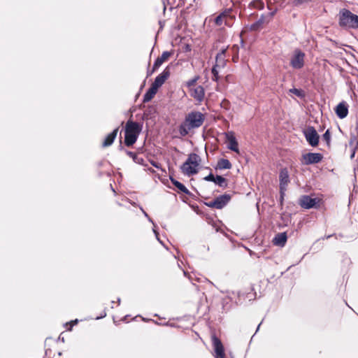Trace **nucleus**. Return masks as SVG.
I'll return each mask as SVG.
<instances>
[{"label":"nucleus","instance_id":"6","mask_svg":"<svg viewBox=\"0 0 358 358\" xmlns=\"http://www.w3.org/2000/svg\"><path fill=\"white\" fill-rule=\"evenodd\" d=\"M303 135L308 144L312 147H316L319 144L320 136L313 126H308L304 131Z\"/></svg>","mask_w":358,"mask_h":358},{"label":"nucleus","instance_id":"28","mask_svg":"<svg viewBox=\"0 0 358 358\" xmlns=\"http://www.w3.org/2000/svg\"><path fill=\"white\" fill-rule=\"evenodd\" d=\"M217 66H220L218 64H215L212 69H211V73H212V80L213 81H215V82H217L218 80H219V73H218V71L217 70Z\"/></svg>","mask_w":358,"mask_h":358},{"label":"nucleus","instance_id":"25","mask_svg":"<svg viewBox=\"0 0 358 358\" xmlns=\"http://www.w3.org/2000/svg\"><path fill=\"white\" fill-rule=\"evenodd\" d=\"M227 49V48L222 49L220 50V52H218L216 55V57H215L216 64H218L220 66L223 67L225 64L226 60H225L224 57H225Z\"/></svg>","mask_w":358,"mask_h":358},{"label":"nucleus","instance_id":"9","mask_svg":"<svg viewBox=\"0 0 358 358\" xmlns=\"http://www.w3.org/2000/svg\"><path fill=\"white\" fill-rule=\"evenodd\" d=\"M211 339L215 358H225L224 348L221 340L215 334L212 335Z\"/></svg>","mask_w":358,"mask_h":358},{"label":"nucleus","instance_id":"45","mask_svg":"<svg viewBox=\"0 0 358 358\" xmlns=\"http://www.w3.org/2000/svg\"><path fill=\"white\" fill-rule=\"evenodd\" d=\"M143 214L145 217H148L149 215H148V213L146 212H145L143 210Z\"/></svg>","mask_w":358,"mask_h":358},{"label":"nucleus","instance_id":"56","mask_svg":"<svg viewBox=\"0 0 358 358\" xmlns=\"http://www.w3.org/2000/svg\"><path fill=\"white\" fill-rule=\"evenodd\" d=\"M129 315H125L124 318V320L126 319V317H127Z\"/></svg>","mask_w":358,"mask_h":358},{"label":"nucleus","instance_id":"14","mask_svg":"<svg viewBox=\"0 0 358 358\" xmlns=\"http://www.w3.org/2000/svg\"><path fill=\"white\" fill-rule=\"evenodd\" d=\"M171 183L180 192L192 198H194V195L189 191V189L180 182L175 179L173 176H169Z\"/></svg>","mask_w":358,"mask_h":358},{"label":"nucleus","instance_id":"36","mask_svg":"<svg viewBox=\"0 0 358 358\" xmlns=\"http://www.w3.org/2000/svg\"><path fill=\"white\" fill-rule=\"evenodd\" d=\"M222 19H223V17H222V15H218L215 18V24H217V25H218V26L222 25Z\"/></svg>","mask_w":358,"mask_h":358},{"label":"nucleus","instance_id":"55","mask_svg":"<svg viewBox=\"0 0 358 358\" xmlns=\"http://www.w3.org/2000/svg\"><path fill=\"white\" fill-rule=\"evenodd\" d=\"M196 280H197V281H200V278H196Z\"/></svg>","mask_w":358,"mask_h":358},{"label":"nucleus","instance_id":"48","mask_svg":"<svg viewBox=\"0 0 358 358\" xmlns=\"http://www.w3.org/2000/svg\"><path fill=\"white\" fill-rule=\"evenodd\" d=\"M120 301H121L120 298H118V299H117V303H118V304H120Z\"/></svg>","mask_w":358,"mask_h":358},{"label":"nucleus","instance_id":"27","mask_svg":"<svg viewBox=\"0 0 358 358\" xmlns=\"http://www.w3.org/2000/svg\"><path fill=\"white\" fill-rule=\"evenodd\" d=\"M264 7V3L262 0H253L249 3V8H257L262 10Z\"/></svg>","mask_w":358,"mask_h":358},{"label":"nucleus","instance_id":"15","mask_svg":"<svg viewBox=\"0 0 358 358\" xmlns=\"http://www.w3.org/2000/svg\"><path fill=\"white\" fill-rule=\"evenodd\" d=\"M269 20H266V17L264 15H262L259 20L255 22L252 23L248 27V29L251 31H257L262 29L263 24L265 22H268Z\"/></svg>","mask_w":358,"mask_h":358},{"label":"nucleus","instance_id":"30","mask_svg":"<svg viewBox=\"0 0 358 358\" xmlns=\"http://www.w3.org/2000/svg\"><path fill=\"white\" fill-rule=\"evenodd\" d=\"M322 140L326 142L327 145L329 148L331 144V132L329 129H327L323 134Z\"/></svg>","mask_w":358,"mask_h":358},{"label":"nucleus","instance_id":"46","mask_svg":"<svg viewBox=\"0 0 358 358\" xmlns=\"http://www.w3.org/2000/svg\"><path fill=\"white\" fill-rule=\"evenodd\" d=\"M188 278L191 281L193 280V278L191 275H189Z\"/></svg>","mask_w":358,"mask_h":358},{"label":"nucleus","instance_id":"10","mask_svg":"<svg viewBox=\"0 0 358 358\" xmlns=\"http://www.w3.org/2000/svg\"><path fill=\"white\" fill-rule=\"evenodd\" d=\"M170 70L169 67L166 66L163 71L159 74L155 79L154 82L152 83V85L155 86L157 89H159L168 79L170 76Z\"/></svg>","mask_w":358,"mask_h":358},{"label":"nucleus","instance_id":"3","mask_svg":"<svg viewBox=\"0 0 358 358\" xmlns=\"http://www.w3.org/2000/svg\"><path fill=\"white\" fill-rule=\"evenodd\" d=\"M338 24L346 29H358V15L347 8H342L338 13Z\"/></svg>","mask_w":358,"mask_h":358},{"label":"nucleus","instance_id":"20","mask_svg":"<svg viewBox=\"0 0 358 358\" xmlns=\"http://www.w3.org/2000/svg\"><path fill=\"white\" fill-rule=\"evenodd\" d=\"M158 91V89L151 85V86L148 89L146 92L145 93L143 98V103H148L152 99V98L155 96V95L157 94Z\"/></svg>","mask_w":358,"mask_h":358},{"label":"nucleus","instance_id":"19","mask_svg":"<svg viewBox=\"0 0 358 358\" xmlns=\"http://www.w3.org/2000/svg\"><path fill=\"white\" fill-rule=\"evenodd\" d=\"M287 240V233L282 232V233L277 234L275 236V237L273 240V242L275 245L282 247L285 245Z\"/></svg>","mask_w":358,"mask_h":358},{"label":"nucleus","instance_id":"13","mask_svg":"<svg viewBox=\"0 0 358 358\" xmlns=\"http://www.w3.org/2000/svg\"><path fill=\"white\" fill-rule=\"evenodd\" d=\"M231 196L229 194H224L217 196L215 200L217 203V209H222L230 201Z\"/></svg>","mask_w":358,"mask_h":358},{"label":"nucleus","instance_id":"24","mask_svg":"<svg viewBox=\"0 0 358 358\" xmlns=\"http://www.w3.org/2000/svg\"><path fill=\"white\" fill-rule=\"evenodd\" d=\"M312 2V0H293L292 6L294 7L304 9L308 7H310Z\"/></svg>","mask_w":358,"mask_h":358},{"label":"nucleus","instance_id":"2","mask_svg":"<svg viewBox=\"0 0 358 358\" xmlns=\"http://www.w3.org/2000/svg\"><path fill=\"white\" fill-rule=\"evenodd\" d=\"M142 129L143 123L129 119L124 127V145L127 147L132 146L136 142Z\"/></svg>","mask_w":358,"mask_h":358},{"label":"nucleus","instance_id":"53","mask_svg":"<svg viewBox=\"0 0 358 358\" xmlns=\"http://www.w3.org/2000/svg\"><path fill=\"white\" fill-rule=\"evenodd\" d=\"M165 10H166V6H165V4L164 3V12H165Z\"/></svg>","mask_w":358,"mask_h":358},{"label":"nucleus","instance_id":"16","mask_svg":"<svg viewBox=\"0 0 358 358\" xmlns=\"http://www.w3.org/2000/svg\"><path fill=\"white\" fill-rule=\"evenodd\" d=\"M225 136L229 142L227 148L234 152H238V144L235 136L229 133H225Z\"/></svg>","mask_w":358,"mask_h":358},{"label":"nucleus","instance_id":"8","mask_svg":"<svg viewBox=\"0 0 358 358\" xmlns=\"http://www.w3.org/2000/svg\"><path fill=\"white\" fill-rule=\"evenodd\" d=\"M323 159L321 153L308 152L302 155V164L305 165L315 164L320 162Z\"/></svg>","mask_w":358,"mask_h":358},{"label":"nucleus","instance_id":"23","mask_svg":"<svg viewBox=\"0 0 358 358\" xmlns=\"http://www.w3.org/2000/svg\"><path fill=\"white\" fill-rule=\"evenodd\" d=\"M232 167V164L230 161L227 159L221 158L217 161L216 166H215V170H223L230 169Z\"/></svg>","mask_w":358,"mask_h":358},{"label":"nucleus","instance_id":"39","mask_svg":"<svg viewBox=\"0 0 358 358\" xmlns=\"http://www.w3.org/2000/svg\"><path fill=\"white\" fill-rule=\"evenodd\" d=\"M157 70V69H154V65H153L151 70L150 69H148V71H147V77L150 76Z\"/></svg>","mask_w":358,"mask_h":358},{"label":"nucleus","instance_id":"49","mask_svg":"<svg viewBox=\"0 0 358 358\" xmlns=\"http://www.w3.org/2000/svg\"><path fill=\"white\" fill-rule=\"evenodd\" d=\"M59 339H61V341H62V342H64V338H61V337H59Z\"/></svg>","mask_w":358,"mask_h":358},{"label":"nucleus","instance_id":"38","mask_svg":"<svg viewBox=\"0 0 358 358\" xmlns=\"http://www.w3.org/2000/svg\"><path fill=\"white\" fill-rule=\"evenodd\" d=\"M150 164H152L155 168H156V169H161V170H162V166H161V164H160L159 162H155V161H151V162H150Z\"/></svg>","mask_w":358,"mask_h":358},{"label":"nucleus","instance_id":"17","mask_svg":"<svg viewBox=\"0 0 358 358\" xmlns=\"http://www.w3.org/2000/svg\"><path fill=\"white\" fill-rule=\"evenodd\" d=\"M191 96L199 102L203 100L205 96L204 88L201 85H199L191 92Z\"/></svg>","mask_w":358,"mask_h":358},{"label":"nucleus","instance_id":"47","mask_svg":"<svg viewBox=\"0 0 358 358\" xmlns=\"http://www.w3.org/2000/svg\"><path fill=\"white\" fill-rule=\"evenodd\" d=\"M355 154V152L354 151V152L352 153V155H351V158L354 157Z\"/></svg>","mask_w":358,"mask_h":358},{"label":"nucleus","instance_id":"41","mask_svg":"<svg viewBox=\"0 0 358 358\" xmlns=\"http://www.w3.org/2000/svg\"><path fill=\"white\" fill-rule=\"evenodd\" d=\"M106 316V311L104 310V311L103 312V313H102V314H101V315H100V316H97V317H96V318H95V319H96V320L102 319V318L105 317Z\"/></svg>","mask_w":358,"mask_h":358},{"label":"nucleus","instance_id":"22","mask_svg":"<svg viewBox=\"0 0 358 358\" xmlns=\"http://www.w3.org/2000/svg\"><path fill=\"white\" fill-rule=\"evenodd\" d=\"M171 55H172L171 52H169V51L163 52L161 57H159L155 59V61L153 64L154 69H158L159 68V66L163 64V62L166 61L171 57Z\"/></svg>","mask_w":358,"mask_h":358},{"label":"nucleus","instance_id":"31","mask_svg":"<svg viewBox=\"0 0 358 358\" xmlns=\"http://www.w3.org/2000/svg\"><path fill=\"white\" fill-rule=\"evenodd\" d=\"M286 189H287L285 187L280 188L279 205H280L281 209L282 208V206H283L284 197L285 196V191H286Z\"/></svg>","mask_w":358,"mask_h":358},{"label":"nucleus","instance_id":"52","mask_svg":"<svg viewBox=\"0 0 358 358\" xmlns=\"http://www.w3.org/2000/svg\"><path fill=\"white\" fill-rule=\"evenodd\" d=\"M261 324H262V322H261L259 324H258V327H257V331H258V329H259V327H260Z\"/></svg>","mask_w":358,"mask_h":358},{"label":"nucleus","instance_id":"40","mask_svg":"<svg viewBox=\"0 0 358 358\" xmlns=\"http://www.w3.org/2000/svg\"><path fill=\"white\" fill-rule=\"evenodd\" d=\"M150 320L154 322L155 324H157L158 325L173 326V324H169V322H166V323L162 324V323H159V322L155 321L153 320Z\"/></svg>","mask_w":358,"mask_h":358},{"label":"nucleus","instance_id":"1","mask_svg":"<svg viewBox=\"0 0 358 358\" xmlns=\"http://www.w3.org/2000/svg\"><path fill=\"white\" fill-rule=\"evenodd\" d=\"M204 115L199 111H192L185 117V121L178 127V131L182 136L188 134L192 129L199 128L204 121Z\"/></svg>","mask_w":358,"mask_h":358},{"label":"nucleus","instance_id":"4","mask_svg":"<svg viewBox=\"0 0 358 358\" xmlns=\"http://www.w3.org/2000/svg\"><path fill=\"white\" fill-rule=\"evenodd\" d=\"M201 158L197 154L191 153L180 166V169L188 176L195 175L198 173L197 167L199 166Z\"/></svg>","mask_w":358,"mask_h":358},{"label":"nucleus","instance_id":"5","mask_svg":"<svg viewBox=\"0 0 358 358\" xmlns=\"http://www.w3.org/2000/svg\"><path fill=\"white\" fill-rule=\"evenodd\" d=\"M305 53L297 48L294 51V54L290 59V66L294 69H301L304 66Z\"/></svg>","mask_w":358,"mask_h":358},{"label":"nucleus","instance_id":"43","mask_svg":"<svg viewBox=\"0 0 358 358\" xmlns=\"http://www.w3.org/2000/svg\"><path fill=\"white\" fill-rule=\"evenodd\" d=\"M274 14H275V11L268 13V16H269L270 17H272L274 15Z\"/></svg>","mask_w":358,"mask_h":358},{"label":"nucleus","instance_id":"42","mask_svg":"<svg viewBox=\"0 0 358 358\" xmlns=\"http://www.w3.org/2000/svg\"><path fill=\"white\" fill-rule=\"evenodd\" d=\"M78 320L77 319H76V320H75L71 321V326H72V325H73V324H77V323H78Z\"/></svg>","mask_w":358,"mask_h":358},{"label":"nucleus","instance_id":"12","mask_svg":"<svg viewBox=\"0 0 358 358\" xmlns=\"http://www.w3.org/2000/svg\"><path fill=\"white\" fill-rule=\"evenodd\" d=\"M280 185L279 188L285 187L289 182V172L287 168L281 169L279 173Z\"/></svg>","mask_w":358,"mask_h":358},{"label":"nucleus","instance_id":"33","mask_svg":"<svg viewBox=\"0 0 358 358\" xmlns=\"http://www.w3.org/2000/svg\"><path fill=\"white\" fill-rule=\"evenodd\" d=\"M199 76H195L194 78L189 80L188 81H187V83H186L187 87H190L192 86H194L196 84V83L197 82V80H199Z\"/></svg>","mask_w":358,"mask_h":358},{"label":"nucleus","instance_id":"44","mask_svg":"<svg viewBox=\"0 0 358 358\" xmlns=\"http://www.w3.org/2000/svg\"><path fill=\"white\" fill-rule=\"evenodd\" d=\"M354 141H355V138H351L350 141V145H352L353 143H354Z\"/></svg>","mask_w":358,"mask_h":358},{"label":"nucleus","instance_id":"7","mask_svg":"<svg viewBox=\"0 0 358 358\" xmlns=\"http://www.w3.org/2000/svg\"><path fill=\"white\" fill-rule=\"evenodd\" d=\"M320 199L313 198L309 195H302L299 199V204L304 209L317 208Z\"/></svg>","mask_w":358,"mask_h":358},{"label":"nucleus","instance_id":"51","mask_svg":"<svg viewBox=\"0 0 358 358\" xmlns=\"http://www.w3.org/2000/svg\"><path fill=\"white\" fill-rule=\"evenodd\" d=\"M159 24H160L161 27H163V23H162V22H161V21H159Z\"/></svg>","mask_w":358,"mask_h":358},{"label":"nucleus","instance_id":"29","mask_svg":"<svg viewBox=\"0 0 358 358\" xmlns=\"http://www.w3.org/2000/svg\"><path fill=\"white\" fill-rule=\"evenodd\" d=\"M289 92L296 95V96L299 98H303L305 96V92L301 89H297L295 87H293L289 90Z\"/></svg>","mask_w":358,"mask_h":358},{"label":"nucleus","instance_id":"21","mask_svg":"<svg viewBox=\"0 0 358 358\" xmlns=\"http://www.w3.org/2000/svg\"><path fill=\"white\" fill-rule=\"evenodd\" d=\"M119 150H124L125 153L129 156L131 158H132L133 161L138 164H143L144 163V159L143 157H140L137 155L136 152L125 150L122 144L119 145Z\"/></svg>","mask_w":358,"mask_h":358},{"label":"nucleus","instance_id":"11","mask_svg":"<svg viewBox=\"0 0 358 358\" xmlns=\"http://www.w3.org/2000/svg\"><path fill=\"white\" fill-rule=\"evenodd\" d=\"M335 113L338 117L343 119L347 117L348 114V105L346 102H340L335 108Z\"/></svg>","mask_w":358,"mask_h":358},{"label":"nucleus","instance_id":"35","mask_svg":"<svg viewBox=\"0 0 358 358\" xmlns=\"http://www.w3.org/2000/svg\"><path fill=\"white\" fill-rule=\"evenodd\" d=\"M204 204L208 207L217 209V203L215 199L209 202H205Z\"/></svg>","mask_w":358,"mask_h":358},{"label":"nucleus","instance_id":"18","mask_svg":"<svg viewBox=\"0 0 358 358\" xmlns=\"http://www.w3.org/2000/svg\"><path fill=\"white\" fill-rule=\"evenodd\" d=\"M119 127H117L106 136L102 144L103 147H108L113 143L117 135Z\"/></svg>","mask_w":358,"mask_h":358},{"label":"nucleus","instance_id":"32","mask_svg":"<svg viewBox=\"0 0 358 358\" xmlns=\"http://www.w3.org/2000/svg\"><path fill=\"white\" fill-rule=\"evenodd\" d=\"M149 222H152L153 226H154V228H153V232L156 236V238L157 239V241L162 244L164 245V243L159 239V232L157 231V230L155 229L156 227V225L154 223L153 220H152V218H150V217H148Z\"/></svg>","mask_w":358,"mask_h":358},{"label":"nucleus","instance_id":"26","mask_svg":"<svg viewBox=\"0 0 358 358\" xmlns=\"http://www.w3.org/2000/svg\"><path fill=\"white\" fill-rule=\"evenodd\" d=\"M213 182L220 187L226 188L227 187V180L222 176L217 175Z\"/></svg>","mask_w":358,"mask_h":358},{"label":"nucleus","instance_id":"34","mask_svg":"<svg viewBox=\"0 0 358 358\" xmlns=\"http://www.w3.org/2000/svg\"><path fill=\"white\" fill-rule=\"evenodd\" d=\"M215 176L213 175L212 172H210L208 176L203 178V180L208 182H214Z\"/></svg>","mask_w":358,"mask_h":358},{"label":"nucleus","instance_id":"50","mask_svg":"<svg viewBox=\"0 0 358 358\" xmlns=\"http://www.w3.org/2000/svg\"><path fill=\"white\" fill-rule=\"evenodd\" d=\"M59 339H61V341H62V342H64V338H61V337H59Z\"/></svg>","mask_w":358,"mask_h":358},{"label":"nucleus","instance_id":"37","mask_svg":"<svg viewBox=\"0 0 358 358\" xmlns=\"http://www.w3.org/2000/svg\"><path fill=\"white\" fill-rule=\"evenodd\" d=\"M231 10H232L231 8L225 9L224 11L220 13V15H222V17H227L230 15Z\"/></svg>","mask_w":358,"mask_h":358},{"label":"nucleus","instance_id":"54","mask_svg":"<svg viewBox=\"0 0 358 358\" xmlns=\"http://www.w3.org/2000/svg\"><path fill=\"white\" fill-rule=\"evenodd\" d=\"M110 188H111V189H112L113 192H115V190H114V189H113V186H112L111 185H110Z\"/></svg>","mask_w":358,"mask_h":358}]
</instances>
